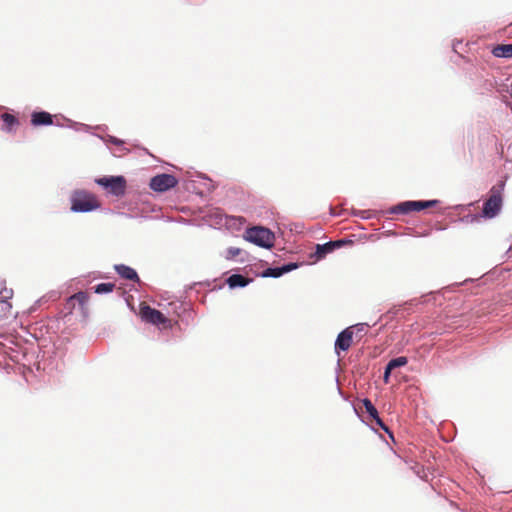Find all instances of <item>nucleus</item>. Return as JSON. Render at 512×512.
<instances>
[{"instance_id":"nucleus-13","label":"nucleus","mask_w":512,"mask_h":512,"mask_svg":"<svg viewBox=\"0 0 512 512\" xmlns=\"http://www.w3.org/2000/svg\"><path fill=\"white\" fill-rule=\"evenodd\" d=\"M31 123L33 126L52 125L53 117L50 113L45 111L33 112L31 115Z\"/></svg>"},{"instance_id":"nucleus-14","label":"nucleus","mask_w":512,"mask_h":512,"mask_svg":"<svg viewBox=\"0 0 512 512\" xmlns=\"http://www.w3.org/2000/svg\"><path fill=\"white\" fill-rule=\"evenodd\" d=\"M115 270L124 279L134 282H140L137 272L129 266L119 264L115 266Z\"/></svg>"},{"instance_id":"nucleus-11","label":"nucleus","mask_w":512,"mask_h":512,"mask_svg":"<svg viewBox=\"0 0 512 512\" xmlns=\"http://www.w3.org/2000/svg\"><path fill=\"white\" fill-rule=\"evenodd\" d=\"M362 403H363V405L365 407L366 412L369 414V416L372 418V420H374L375 423L380 428H382L383 430L388 432V427L384 424V422L379 417L378 411L375 408V406L373 405V403L368 398L363 399Z\"/></svg>"},{"instance_id":"nucleus-5","label":"nucleus","mask_w":512,"mask_h":512,"mask_svg":"<svg viewBox=\"0 0 512 512\" xmlns=\"http://www.w3.org/2000/svg\"><path fill=\"white\" fill-rule=\"evenodd\" d=\"M96 183L115 196H123L126 190V180L123 176L102 177Z\"/></svg>"},{"instance_id":"nucleus-16","label":"nucleus","mask_w":512,"mask_h":512,"mask_svg":"<svg viewBox=\"0 0 512 512\" xmlns=\"http://www.w3.org/2000/svg\"><path fill=\"white\" fill-rule=\"evenodd\" d=\"M251 282V279L246 278L240 274H233L227 279V284L230 288L245 287Z\"/></svg>"},{"instance_id":"nucleus-23","label":"nucleus","mask_w":512,"mask_h":512,"mask_svg":"<svg viewBox=\"0 0 512 512\" xmlns=\"http://www.w3.org/2000/svg\"><path fill=\"white\" fill-rule=\"evenodd\" d=\"M392 369L387 365L384 371L383 375V381L387 384L389 383L390 375H391Z\"/></svg>"},{"instance_id":"nucleus-1","label":"nucleus","mask_w":512,"mask_h":512,"mask_svg":"<svg viewBox=\"0 0 512 512\" xmlns=\"http://www.w3.org/2000/svg\"><path fill=\"white\" fill-rule=\"evenodd\" d=\"M504 183L500 182L491 187L487 199L483 203L481 216L487 219L496 217L503 206Z\"/></svg>"},{"instance_id":"nucleus-9","label":"nucleus","mask_w":512,"mask_h":512,"mask_svg":"<svg viewBox=\"0 0 512 512\" xmlns=\"http://www.w3.org/2000/svg\"><path fill=\"white\" fill-rule=\"evenodd\" d=\"M89 300V295L86 292L80 291L70 296L64 305V310L66 314H71L76 307V303L80 306L82 310L85 309V306Z\"/></svg>"},{"instance_id":"nucleus-22","label":"nucleus","mask_w":512,"mask_h":512,"mask_svg":"<svg viewBox=\"0 0 512 512\" xmlns=\"http://www.w3.org/2000/svg\"><path fill=\"white\" fill-rule=\"evenodd\" d=\"M240 254V249L235 247H230L226 250V258L233 259Z\"/></svg>"},{"instance_id":"nucleus-6","label":"nucleus","mask_w":512,"mask_h":512,"mask_svg":"<svg viewBox=\"0 0 512 512\" xmlns=\"http://www.w3.org/2000/svg\"><path fill=\"white\" fill-rule=\"evenodd\" d=\"M178 184L177 178L172 174H158L151 178L149 187L156 192H165Z\"/></svg>"},{"instance_id":"nucleus-17","label":"nucleus","mask_w":512,"mask_h":512,"mask_svg":"<svg viewBox=\"0 0 512 512\" xmlns=\"http://www.w3.org/2000/svg\"><path fill=\"white\" fill-rule=\"evenodd\" d=\"M2 120H3V123L5 125V128L10 131L12 129V127L18 123V120L15 116H13L12 114H9V113H4L2 115Z\"/></svg>"},{"instance_id":"nucleus-12","label":"nucleus","mask_w":512,"mask_h":512,"mask_svg":"<svg viewBox=\"0 0 512 512\" xmlns=\"http://www.w3.org/2000/svg\"><path fill=\"white\" fill-rule=\"evenodd\" d=\"M298 267L297 263H289L287 265H284L282 267H276V268H268L263 272V276L265 277H280L284 273L290 272Z\"/></svg>"},{"instance_id":"nucleus-21","label":"nucleus","mask_w":512,"mask_h":512,"mask_svg":"<svg viewBox=\"0 0 512 512\" xmlns=\"http://www.w3.org/2000/svg\"><path fill=\"white\" fill-rule=\"evenodd\" d=\"M349 328H352L353 335H359L360 337L366 333L367 324L359 323L353 326H350Z\"/></svg>"},{"instance_id":"nucleus-7","label":"nucleus","mask_w":512,"mask_h":512,"mask_svg":"<svg viewBox=\"0 0 512 512\" xmlns=\"http://www.w3.org/2000/svg\"><path fill=\"white\" fill-rule=\"evenodd\" d=\"M140 316L145 322L157 326H166L169 321L162 312L150 307L149 305H146L145 303L140 305Z\"/></svg>"},{"instance_id":"nucleus-10","label":"nucleus","mask_w":512,"mask_h":512,"mask_svg":"<svg viewBox=\"0 0 512 512\" xmlns=\"http://www.w3.org/2000/svg\"><path fill=\"white\" fill-rule=\"evenodd\" d=\"M353 342V330L352 328H346L340 332L335 341V351L339 355V351H347Z\"/></svg>"},{"instance_id":"nucleus-2","label":"nucleus","mask_w":512,"mask_h":512,"mask_svg":"<svg viewBox=\"0 0 512 512\" xmlns=\"http://www.w3.org/2000/svg\"><path fill=\"white\" fill-rule=\"evenodd\" d=\"M97 197L87 191L77 190L71 195V210L73 212H90L100 207Z\"/></svg>"},{"instance_id":"nucleus-19","label":"nucleus","mask_w":512,"mask_h":512,"mask_svg":"<svg viewBox=\"0 0 512 512\" xmlns=\"http://www.w3.org/2000/svg\"><path fill=\"white\" fill-rule=\"evenodd\" d=\"M407 363H408V359H407V357L401 356V357H397V358L391 359V360L388 362V364H387V365H388L392 370H394L395 368L405 366Z\"/></svg>"},{"instance_id":"nucleus-4","label":"nucleus","mask_w":512,"mask_h":512,"mask_svg":"<svg viewBox=\"0 0 512 512\" xmlns=\"http://www.w3.org/2000/svg\"><path fill=\"white\" fill-rule=\"evenodd\" d=\"M438 203V200L405 201L393 206L390 212L393 214H408L410 212L421 211L435 207Z\"/></svg>"},{"instance_id":"nucleus-20","label":"nucleus","mask_w":512,"mask_h":512,"mask_svg":"<svg viewBox=\"0 0 512 512\" xmlns=\"http://www.w3.org/2000/svg\"><path fill=\"white\" fill-rule=\"evenodd\" d=\"M12 297H13V290L11 288H7L4 285H0V300L2 302H7Z\"/></svg>"},{"instance_id":"nucleus-24","label":"nucleus","mask_w":512,"mask_h":512,"mask_svg":"<svg viewBox=\"0 0 512 512\" xmlns=\"http://www.w3.org/2000/svg\"><path fill=\"white\" fill-rule=\"evenodd\" d=\"M110 141H111L113 144H115V145H120V144H122V143H123V141H121V140H119V139H117V138H115V137H111V140H110Z\"/></svg>"},{"instance_id":"nucleus-18","label":"nucleus","mask_w":512,"mask_h":512,"mask_svg":"<svg viewBox=\"0 0 512 512\" xmlns=\"http://www.w3.org/2000/svg\"><path fill=\"white\" fill-rule=\"evenodd\" d=\"M115 285L113 283H100L95 286L94 291L97 294L109 293L114 290Z\"/></svg>"},{"instance_id":"nucleus-8","label":"nucleus","mask_w":512,"mask_h":512,"mask_svg":"<svg viewBox=\"0 0 512 512\" xmlns=\"http://www.w3.org/2000/svg\"><path fill=\"white\" fill-rule=\"evenodd\" d=\"M346 243H350V241L336 240L327 242L325 244H317L316 251L313 255H311V258H314L315 261L323 259L327 254L332 253L335 249L341 248Z\"/></svg>"},{"instance_id":"nucleus-15","label":"nucleus","mask_w":512,"mask_h":512,"mask_svg":"<svg viewBox=\"0 0 512 512\" xmlns=\"http://www.w3.org/2000/svg\"><path fill=\"white\" fill-rule=\"evenodd\" d=\"M492 54L497 58H512V44H498L493 47Z\"/></svg>"},{"instance_id":"nucleus-3","label":"nucleus","mask_w":512,"mask_h":512,"mask_svg":"<svg viewBox=\"0 0 512 512\" xmlns=\"http://www.w3.org/2000/svg\"><path fill=\"white\" fill-rule=\"evenodd\" d=\"M245 239L264 248L273 246L274 234L264 227H252L247 229Z\"/></svg>"}]
</instances>
